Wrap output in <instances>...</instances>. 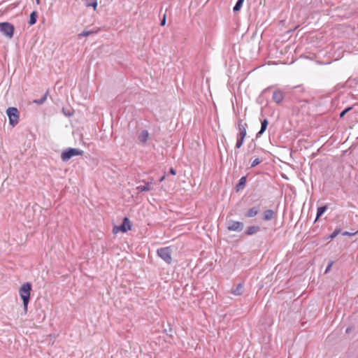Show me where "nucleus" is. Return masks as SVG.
<instances>
[{"label": "nucleus", "instance_id": "2", "mask_svg": "<svg viewBox=\"0 0 358 358\" xmlns=\"http://www.w3.org/2000/svg\"><path fill=\"white\" fill-rule=\"evenodd\" d=\"M31 285L30 282H25L22 285L19 289V294L23 301V309L24 313L27 312V307L30 299Z\"/></svg>", "mask_w": 358, "mask_h": 358}, {"label": "nucleus", "instance_id": "10", "mask_svg": "<svg viewBox=\"0 0 358 358\" xmlns=\"http://www.w3.org/2000/svg\"><path fill=\"white\" fill-rule=\"evenodd\" d=\"M260 211V206H254L247 210L244 215L245 217H255Z\"/></svg>", "mask_w": 358, "mask_h": 358}, {"label": "nucleus", "instance_id": "31", "mask_svg": "<svg viewBox=\"0 0 358 358\" xmlns=\"http://www.w3.org/2000/svg\"><path fill=\"white\" fill-rule=\"evenodd\" d=\"M169 173L173 175V176H175L176 174V170L173 168H171L169 169Z\"/></svg>", "mask_w": 358, "mask_h": 358}, {"label": "nucleus", "instance_id": "7", "mask_svg": "<svg viewBox=\"0 0 358 358\" xmlns=\"http://www.w3.org/2000/svg\"><path fill=\"white\" fill-rule=\"evenodd\" d=\"M0 31L10 38L13 36L14 27L8 22H1L0 23Z\"/></svg>", "mask_w": 358, "mask_h": 358}, {"label": "nucleus", "instance_id": "29", "mask_svg": "<svg viewBox=\"0 0 358 358\" xmlns=\"http://www.w3.org/2000/svg\"><path fill=\"white\" fill-rule=\"evenodd\" d=\"M165 24H166V14L164 15V17L160 22L161 26H164Z\"/></svg>", "mask_w": 358, "mask_h": 358}, {"label": "nucleus", "instance_id": "8", "mask_svg": "<svg viewBox=\"0 0 358 358\" xmlns=\"http://www.w3.org/2000/svg\"><path fill=\"white\" fill-rule=\"evenodd\" d=\"M286 93L280 89H276L273 92L272 100L277 105H281L285 98Z\"/></svg>", "mask_w": 358, "mask_h": 358}, {"label": "nucleus", "instance_id": "17", "mask_svg": "<svg viewBox=\"0 0 358 358\" xmlns=\"http://www.w3.org/2000/svg\"><path fill=\"white\" fill-rule=\"evenodd\" d=\"M244 286L243 283L237 285L236 287L231 291V293L236 296H240L243 293Z\"/></svg>", "mask_w": 358, "mask_h": 358}, {"label": "nucleus", "instance_id": "11", "mask_svg": "<svg viewBox=\"0 0 358 358\" xmlns=\"http://www.w3.org/2000/svg\"><path fill=\"white\" fill-rule=\"evenodd\" d=\"M246 182H247V177L246 176L241 177L239 179L238 183L236 185V187H235L236 191L238 192L243 190L245 187Z\"/></svg>", "mask_w": 358, "mask_h": 358}, {"label": "nucleus", "instance_id": "30", "mask_svg": "<svg viewBox=\"0 0 358 358\" xmlns=\"http://www.w3.org/2000/svg\"><path fill=\"white\" fill-rule=\"evenodd\" d=\"M354 234H355V233H350V232H348V231H344L342 234L343 236H352Z\"/></svg>", "mask_w": 358, "mask_h": 358}, {"label": "nucleus", "instance_id": "20", "mask_svg": "<svg viewBox=\"0 0 358 358\" xmlns=\"http://www.w3.org/2000/svg\"><path fill=\"white\" fill-rule=\"evenodd\" d=\"M244 1L245 0H237L236 3L233 8V10L234 13H236L241 10Z\"/></svg>", "mask_w": 358, "mask_h": 358}, {"label": "nucleus", "instance_id": "18", "mask_svg": "<svg viewBox=\"0 0 358 358\" xmlns=\"http://www.w3.org/2000/svg\"><path fill=\"white\" fill-rule=\"evenodd\" d=\"M327 210V206H322L318 207L317 210L315 221L317 220H318Z\"/></svg>", "mask_w": 358, "mask_h": 358}, {"label": "nucleus", "instance_id": "26", "mask_svg": "<svg viewBox=\"0 0 358 358\" xmlns=\"http://www.w3.org/2000/svg\"><path fill=\"white\" fill-rule=\"evenodd\" d=\"M164 332L166 333L167 336H169V337L172 338V336H173V335H172L173 329H172L171 327L169 328V331L165 329L164 330Z\"/></svg>", "mask_w": 358, "mask_h": 358}, {"label": "nucleus", "instance_id": "32", "mask_svg": "<svg viewBox=\"0 0 358 358\" xmlns=\"http://www.w3.org/2000/svg\"><path fill=\"white\" fill-rule=\"evenodd\" d=\"M272 87H273V86L268 87L267 88L264 90L263 93H266V92H268Z\"/></svg>", "mask_w": 358, "mask_h": 358}, {"label": "nucleus", "instance_id": "25", "mask_svg": "<svg viewBox=\"0 0 358 358\" xmlns=\"http://www.w3.org/2000/svg\"><path fill=\"white\" fill-rule=\"evenodd\" d=\"M333 264H334V262L332 260H330L328 263L327 268H326V270L324 272L325 273H328L331 270V268Z\"/></svg>", "mask_w": 358, "mask_h": 358}, {"label": "nucleus", "instance_id": "15", "mask_svg": "<svg viewBox=\"0 0 358 358\" xmlns=\"http://www.w3.org/2000/svg\"><path fill=\"white\" fill-rule=\"evenodd\" d=\"M259 231L260 227L259 226H250L247 228V229L245 231V234L247 236H251L257 233Z\"/></svg>", "mask_w": 358, "mask_h": 358}, {"label": "nucleus", "instance_id": "22", "mask_svg": "<svg viewBox=\"0 0 358 358\" xmlns=\"http://www.w3.org/2000/svg\"><path fill=\"white\" fill-rule=\"evenodd\" d=\"M352 109V106H349V107L346 108L345 109H344L343 111H341L339 115L340 118H343L345 116V115L347 113H348L349 111H350Z\"/></svg>", "mask_w": 358, "mask_h": 358}, {"label": "nucleus", "instance_id": "12", "mask_svg": "<svg viewBox=\"0 0 358 358\" xmlns=\"http://www.w3.org/2000/svg\"><path fill=\"white\" fill-rule=\"evenodd\" d=\"M149 135L148 130H142L138 135V139L141 143L145 144L149 138Z\"/></svg>", "mask_w": 358, "mask_h": 358}, {"label": "nucleus", "instance_id": "34", "mask_svg": "<svg viewBox=\"0 0 358 358\" xmlns=\"http://www.w3.org/2000/svg\"><path fill=\"white\" fill-rule=\"evenodd\" d=\"M88 34H89V32H88V31H86V32H85V31H84V32H83L82 34H80V35H82V36H88Z\"/></svg>", "mask_w": 358, "mask_h": 358}, {"label": "nucleus", "instance_id": "9", "mask_svg": "<svg viewBox=\"0 0 358 358\" xmlns=\"http://www.w3.org/2000/svg\"><path fill=\"white\" fill-rule=\"evenodd\" d=\"M244 224L243 222L239 221L230 220L227 226L229 231H241L243 230Z\"/></svg>", "mask_w": 358, "mask_h": 358}, {"label": "nucleus", "instance_id": "28", "mask_svg": "<svg viewBox=\"0 0 358 358\" xmlns=\"http://www.w3.org/2000/svg\"><path fill=\"white\" fill-rule=\"evenodd\" d=\"M303 89L301 86H296L294 87V94H296L298 91L303 92Z\"/></svg>", "mask_w": 358, "mask_h": 358}, {"label": "nucleus", "instance_id": "33", "mask_svg": "<svg viewBox=\"0 0 358 358\" xmlns=\"http://www.w3.org/2000/svg\"><path fill=\"white\" fill-rule=\"evenodd\" d=\"M166 175L165 173L159 178V181L161 182L165 179Z\"/></svg>", "mask_w": 358, "mask_h": 358}, {"label": "nucleus", "instance_id": "24", "mask_svg": "<svg viewBox=\"0 0 358 358\" xmlns=\"http://www.w3.org/2000/svg\"><path fill=\"white\" fill-rule=\"evenodd\" d=\"M261 160L259 158H256L251 164V167H255L261 163Z\"/></svg>", "mask_w": 358, "mask_h": 358}, {"label": "nucleus", "instance_id": "5", "mask_svg": "<svg viewBox=\"0 0 358 358\" xmlns=\"http://www.w3.org/2000/svg\"><path fill=\"white\" fill-rule=\"evenodd\" d=\"M83 151L76 148H69L62 152L61 158L63 162H67L73 157L82 155Z\"/></svg>", "mask_w": 358, "mask_h": 358}, {"label": "nucleus", "instance_id": "3", "mask_svg": "<svg viewBox=\"0 0 358 358\" xmlns=\"http://www.w3.org/2000/svg\"><path fill=\"white\" fill-rule=\"evenodd\" d=\"M6 114L9 119V124L13 127L17 124L20 119L19 111L17 108L9 107L6 110Z\"/></svg>", "mask_w": 358, "mask_h": 358}, {"label": "nucleus", "instance_id": "21", "mask_svg": "<svg viewBox=\"0 0 358 358\" xmlns=\"http://www.w3.org/2000/svg\"><path fill=\"white\" fill-rule=\"evenodd\" d=\"M48 94V91L46 92V93L44 94V96L41 99H36L34 101V102L37 104L43 103L45 101V100L47 99Z\"/></svg>", "mask_w": 358, "mask_h": 358}, {"label": "nucleus", "instance_id": "37", "mask_svg": "<svg viewBox=\"0 0 358 358\" xmlns=\"http://www.w3.org/2000/svg\"><path fill=\"white\" fill-rule=\"evenodd\" d=\"M36 3H37V4H39V3H40V1H39V0H36Z\"/></svg>", "mask_w": 358, "mask_h": 358}, {"label": "nucleus", "instance_id": "36", "mask_svg": "<svg viewBox=\"0 0 358 358\" xmlns=\"http://www.w3.org/2000/svg\"><path fill=\"white\" fill-rule=\"evenodd\" d=\"M96 32H97L96 31H94L93 30H91V31H90L91 34H94V33H96Z\"/></svg>", "mask_w": 358, "mask_h": 358}, {"label": "nucleus", "instance_id": "13", "mask_svg": "<svg viewBox=\"0 0 358 358\" xmlns=\"http://www.w3.org/2000/svg\"><path fill=\"white\" fill-rule=\"evenodd\" d=\"M268 120L266 118L264 119L263 120H262V122H261V129L257 132V134L256 135L257 138L260 137L263 134V133L266 131V128L268 127Z\"/></svg>", "mask_w": 358, "mask_h": 358}, {"label": "nucleus", "instance_id": "35", "mask_svg": "<svg viewBox=\"0 0 358 358\" xmlns=\"http://www.w3.org/2000/svg\"><path fill=\"white\" fill-rule=\"evenodd\" d=\"M350 331H351V329L348 327V328H347V329H346L345 332H346L347 334H349V333L350 332Z\"/></svg>", "mask_w": 358, "mask_h": 358}, {"label": "nucleus", "instance_id": "27", "mask_svg": "<svg viewBox=\"0 0 358 358\" xmlns=\"http://www.w3.org/2000/svg\"><path fill=\"white\" fill-rule=\"evenodd\" d=\"M97 5V0H91V7H92L94 10H96Z\"/></svg>", "mask_w": 358, "mask_h": 358}, {"label": "nucleus", "instance_id": "6", "mask_svg": "<svg viewBox=\"0 0 358 358\" xmlns=\"http://www.w3.org/2000/svg\"><path fill=\"white\" fill-rule=\"evenodd\" d=\"M131 229V224L129 219L127 217L123 218L122 222L119 226H115L113 229V233L117 234L118 231L123 233L127 232Z\"/></svg>", "mask_w": 358, "mask_h": 358}, {"label": "nucleus", "instance_id": "4", "mask_svg": "<svg viewBox=\"0 0 358 358\" xmlns=\"http://www.w3.org/2000/svg\"><path fill=\"white\" fill-rule=\"evenodd\" d=\"M171 253L172 250L170 247L161 248L157 250V255L168 264H171L172 262Z\"/></svg>", "mask_w": 358, "mask_h": 358}, {"label": "nucleus", "instance_id": "1", "mask_svg": "<svg viewBox=\"0 0 358 358\" xmlns=\"http://www.w3.org/2000/svg\"><path fill=\"white\" fill-rule=\"evenodd\" d=\"M236 127L238 130V133L237 134V140L235 147L236 149H239L243 145L244 139L247 135L246 128L248 124L246 123H243V120L238 118L237 122L236 123Z\"/></svg>", "mask_w": 358, "mask_h": 358}, {"label": "nucleus", "instance_id": "23", "mask_svg": "<svg viewBox=\"0 0 358 358\" xmlns=\"http://www.w3.org/2000/svg\"><path fill=\"white\" fill-rule=\"evenodd\" d=\"M340 232H341V229H335L334 231L332 234H331V235L329 236V238L334 239L335 237H336V236Z\"/></svg>", "mask_w": 358, "mask_h": 358}, {"label": "nucleus", "instance_id": "16", "mask_svg": "<svg viewBox=\"0 0 358 358\" xmlns=\"http://www.w3.org/2000/svg\"><path fill=\"white\" fill-rule=\"evenodd\" d=\"M152 181L146 182L144 185H139L136 187L138 192H148L152 189L151 187Z\"/></svg>", "mask_w": 358, "mask_h": 358}, {"label": "nucleus", "instance_id": "14", "mask_svg": "<svg viewBox=\"0 0 358 358\" xmlns=\"http://www.w3.org/2000/svg\"><path fill=\"white\" fill-rule=\"evenodd\" d=\"M274 215H275V213L273 210H271V209L266 210L263 213V216H262V219L264 221H269L273 219Z\"/></svg>", "mask_w": 358, "mask_h": 358}, {"label": "nucleus", "instance_id": "19", "mask_svg": "<svg viewBox=\"0 0 358 358\" xmlns=\"http://www.w3.org/2000/svg\"><path fill=\"white\" fill-rule=\"evenodd\" d=\"M37 13L36 11L32 12L29 16V24L33 25L36 22Z\"/></svg>", "mask_w": 358, "mask_h": 358}]
</instances>
